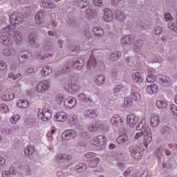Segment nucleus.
I'll return each instance as SVG.
<instances>
[{
	"instance_id": "obj_1",
	"label": "nucleus",
	"mask_w": 177,
	"mask_h": 177,
	"mask_svg": "<svg viewBox=\"0 0 177 177\" xmlns=\"http://www.w3.org/2000/svg\"><path fill=\"white\" fill-rule=\"evenodd\" d=\"M26 17V15L17 12L12 13L10 17L0 16V26H2L3 32H9L10 30V26L8 25L9 21L11 24H20L24 21Z\"/></svg>"
},
{
	"instance_id": "obj_2",
	"label": "nucleus",
	"mask_w": 177,
	"mask_h": 177,
	"mask_svg": "<svg viewBox=\"0 0 177 177\" xmlns=\"http://www.w3.org/2000/svg\"><path fill=\"white\" fill-rule=\"evenodd\" d=\"M73 67V68H76L77 70H81L84 67V59H80L77 61H70L67 64V66H65V71L67 73L70 71V68Z\"/></svg>"
},
{
	"instance_id": "obj_3",
	"label": "nucleus",
	"mask_w": 177,
	"mask_h": 177,
	"mask_svg": "<svg viewBox=\"0 0 177 177\" xmlns=\"http://www.w3.org/2000/svg\"><path fill=\"white\" fill-rule=\"evenodd\" d=\"M37 117L41 121H49L52 118V113L48 109H41L38 111Z\"/></svg>"
},
{
	"instance_id": "obj_4",
	"label": "nucleus",
	"mask_w": 177,
	"mask_h": 177,
	"mask_svg": "<svg viewBox=\"0 0 177 177\" xmlns=\"http://www.w3.org/2000/svg\"><path fill=\"white\" fill-rule=\"evenodd\" d=\"M145 128L143 144L145 147H147L149 144L151 143V140H153V135L151 134L150 127H147Z\"/></svg>"
},
{
	"instance_id": "obj_5",
	"label": "nucleus",
	"mask_w": 177,
	"mask_h": 177,
	"mask_svg": "<svg viewBox=\"0 0 177 177\" xmlns=\"http://www.w3.org/2000/svg\"><path fill=\"white\" fill-rule=\"evenodd\" d=\"M129 150L131 156L133 157V158H136L137 160L142 158V151L140 150V148H139V147L131 146L130 147Z\"/></svg>"
},
{
	"instance_id": "obj_6",
	"label": "nucleus",
	"mask_w": 177,
	"mask_h": 177,
	"mask_svg": "<svg viewBox=\"0 0 177 177\" xmlns=\"http://www.w3.org/2000/svg\"><path fill=\"white\" fill-rule=\"evenodd\" d=\"M111 123L112 124L113 127H115V128H118L120 129V128H122V119L120 117L119 115H113L111 120Z\"/></svg>"
},
{
	"instance_id": "obj_7",
	"label": "nucleus",
	"mask_w": 177,
	"mask_h": 177,
	"mask_svg": "<svg viewBox=\"0 0 177 177\" xmlns=\"http://www.w3.org/2000/svg\"><path fill=\"white\" fill-rule=\"evenodd\" d=\"M49 81L48 80H44L42 82H40L37 86V91L40 93H44L46 92L49 89Z\"/></svg>"
},
{
	"instance_id": "obj_8",
	"label": "nucleus",
	"mask_w": 177,
	"mask_h": 177,
	"mask_svg": "<svg viewBox=\"0 0 177 177\" xmlns=\"http://www.w3.org/2000/svg\"><path fill=\"white\" fill-rule=\"evenodd\" d=\"M75 136H77V131L73 129H68L65 131L62 135V138L64 140H70L71 139H74Z\"/></svg>"
},
{
	"instance_id": "obj_9",
	"label": "nucleus",
	"mask_w": 177,
	"mask_h": 177,
	"mask_svg": "<svg viewBox=\"0 0 177 177\" xmlns=\"http://www.w3.org/2000/svg\"><path fill=\"white\" fill-rule=\"evenodd\" d=\"M64 106L66 109H74L77 106V99L74 97H69L64 100Z\"/></svg>"
},
{
	"instance_id": "obj_10",
	"label": "nucleus",
	"mask_w": 177,
	"mask_h": 177,
	"mask_svg": "<svg viewBox=\"0 0 177 177\" xmlns=\"http://www.w3.org/2000/svg\"><path fill=\"white\" fill-rule=\"evenodd\" d=\"M150 124L151 126L153 128H156V127H158V125L160 124V116L157 113H152L151 115L150 118Z\"/></svg>"
},
{
	"instance_id": "obj_11",
	"label": "nucleus",
	"mask_w": 177,
	"mask_h": 177,
	"mask_svg": "<svg viewBox=\"0 0 177 177\" xmlns=\"http://www.w3.org/2000/svg\"><path fill=\"white\" fill-rule=\"evenodd\" d=\"M127 124H129V127L132 128L139 122V118L133 115H130L127 116Z\"/></svg>"
},
{
	"instance_id": "obj_12",
	"label": "nucleus",
	"mask_w": 177,
	"mask_h": 177,
	"mask_svg": "<svg viewBox=\"0 0 177 177\" xmlns=\"http://www.w3.org/2000/svg\"><path fill=\"white\" fill-rule=\"evenodd\" d=\"M93 34L95 38H103V35H104V30H103L101 27L97 26L93 29Z\"/></svg>"
},
{
	"instance_id": "obj_13",
	"label": "nucleus",
	"mask_w": 177,
	"mask_h": 177,
	"mask_svg": "<svg viewBox=\"0 0 177 177\" xmlns=\"http://www.w3.org/2000/svg\"><path fill=\"white\" fill-rule=\"evenodd\" d=\"M12 37L14 41H15V44H17L18 45H20L23 41V35H21V32H19L18 30H15L12 33Z\"/></svg>"
},
{
	"instance_id": "obj_14",
	"label": "nucleus",
	"mask_w": 177,
	"mask_h": 177,
	"mask_svg": "<svg viewBox=\"0 0 177 177\" xmlns=\"http://www.w3.org/2000/svg\"><path fill=\"white\" fill-rule=\"evenodd\" d=\"M120 42L123 45H131L135 42V37L133 35H127L121 39Z\"/></svg>"
},
{
	"instance_id": "obj_15",
	"label": "nucleus",
	"mask_w": 177,
	"mask_h": 177,
	"mask_svg": "<svg viewBox=\"0 0 177 177\" xmlns=\"http://www.w3.org/2000/svg\"><path fill=\"white\" fill-rule=\"evenodd\" d=\"M114 16L113 15V11L109 8H106L104 11L103 19L105 21H111Z\"/></svg>"
},
{
	"instance_id": "obj_16",
	"label": "nucleus",
	"mask_w": 177,
	"mask_h": 177,
	"mask_svg": "<svg viewBox=\"0 0 177 177\" xmlns=\"http://www.w3.org/2000/svg\"><path fill=\"white\" fill-rule=\"evenodd\" d=\"M106 143V137L104 136H98L95 137L93 145L95 146H103Z\"/></svg>"
},
{
	"instance_id": "obj_17",
	"label": "nucleus",
	"mask_w": 177,
	"mask_h": 177,
	"mask_svg": "<svg viewBox=\"0 0 177 177\" xmlns=\"http://www.w3.org/2000/svg\"><path fill=\"white\" fill-rule=\"evenodd\" d=\"M0 43L3 44V45H6V46H10V45L13 44V40L6 35H1L0 36Z\"/></svg>"
},
{
	"instance_id": "obj_18",
	"label": "nucleus",
	"mask_w": 177,
	"mask_h": 177,
	"mask_svg": "<svg viewBox=\"0 0 177 177\" xmlns=\"http://www.w3.org/2000/svg\"><path fill=\"white\" fill-rule=\"evenodd\" d=\"M147 93L149 95H154V93H157L158 91V86L156 84H151L149 85L145 89Z\"/></svg>"
},
{
	"instance_id": "obj_19",
	"label": "nucleus",
	"mask_w": 177,
	"mask_h": 177,
	"mask_svg": "<svg viewBox=\"0 0 177 177\" xmlns=\"http://www.w3.org/2000/svg\"><path fill=\"white\" fill-rule=\"evenodd\" d=\"M77 99L80 102H83L84 103H92L93 100H92V98L86 97L85 93H80L77 95Z\"/></svg>"
},
{
	"instance_id": "obj_20",
	"label": "nucleus",
	"mask_w": 177,
	"mask_h": 177,
	"mask_svg": "<svg viewBox=\"0 0 177 177\" xmlns=\"http://www.w3.org/2000/svg\"><path fill=\"white\" fill-rule=\"evenodd\" d=\"M19 109H28L30 107V102L28 100H19L17 104Z\"/></svg>"
},
{
	"instance_id": "obj_21",
	"label": "nucleus",
	"mask_w": 177,
	"mask_h": 177,
	"mask_svg": "<svg viewBox=\"0 0 177 177\" xmlns=\"http://www.w3.org/2000/svg\"><path fill=\"white\" fill-rule=\"evenodd\" d=\"M132 80L134 82H136V84H142V82H143V77L139 72H134L132 74Z\"/></svg>"
},
{
	"instance_id": "obj_22",
	"label": "nucleus",
	"mask_w": 177,
	"mask_h": 177,
	"mask_svg": "<svg viewBox=\"0 0 177 177\" xmlns=\"http://www.w3.org/2000/svg\"><path fill=\"white\" fill-rule=\"evenodd\" d=\"M115 17L118 21L122 23L125 20V14L120 10H117L115 12Z\"/></svg>"
},
{
	"instance_id": "obj_23",
	"label": "nucleus",
	"mask_w": 177,
	"mask_h": 177,
	"mask_svg": "<svg viewBox=\"0 0 177 177\" xmlns=\"http://www.w3.org/2000/svg\"><path fill=\"white\" fill-rule=\"evenodd\" d=\"M95 82L98 86H102V85H104L106 82V77L103 75H97L95 77Z\"/></svg>"
},
{
	"instance_id": "obj_24",
	"label": "nucleus",
	"mask_w": 177,
	"mask_h": 177,
	"mask_svg": "<svg viewBox=\"0 0 177 177\" xmlns=\"http://www.w3.org/2000/svg\"><path fill=\"white\" fill-rule=\"evenodd\" d=\"M129 140V138H128V136L124 134V135L120 136L117 138L116 142L117 143H118V145H127Z\"/></svg>"
},
{
	"instance_id": "obj_25",
	"label": "nucleus",
	"mask_w": 177,
	"mask_h": 177,
	"mask_svg": "<svg viewBox=\"0 0 177 177\" xmlns=\"http://www.w3.org/2000/svg\"><path fill=\"white\" fill-rule=\"evenodd\" d=\"M13 99H15V93L12 92H8L1 96V100H3V102H10V100H13Z\"/></svg>"
},
{
	"instance_id": "obj_26",
	"label": "nucleus",
	"mask_w": 177,
	"mask_h": 177,
	"mask_svg": "<svg viewBox=\"0 0 177 177\" xmlns=\"http://www.w3.org/2000/svg\"><path fill=\"white\" fill-rule=\"evenodd\" d=\"M55 118L59 122H64L67 120V115L64 112H58L55 115Z\"/></svg>"
},
{
	"instance_id": "obj_27",
	"label": "nucleus",
	"mask_w": 177,
	"mask_h": 177,
	"mask_svg": "<svg viewBox=\"0 0 177 177\" xmlns=\"http://www.w3.org/2000/svg\"><path fill=\"white\" fill-rule=\"evenodd\" d=\"M44 15H45V12H44L42 10H39V12H37L35 19L37 24H41V23H42V20L44 19Z\"/></svg>"
},
{
	"instance_id": "obj_28",
	"label": "nucleus",
	"mask_w": 177,
	"mask_h": 177,
	"mask_svg": "<svg viewBox=\"0 0 177 177\" xmlns=\"http://www.w3.org/2000/svg\"><path fill=\"white\" fill-rule=\"evenodd\" d=\"M133 102H138L140 100V94L138 92L134 91L133 90L131 91L130 93V96L129 97Z\"/></svg>"
},
{
	"instance_id": "obj_29",
	"label": "nucleus",
	"mask_w": 177,
	"mask_h": 177,
	"mask_svg": "<svg viewBox=\"0 0 177 177\" xmlns=\"http://www.w3.org/2000/svg\"><path fill=\"white\" fill-rule=\"evenodd\" d=\"M122 54L120 51H114L109 55V59L112 62H115L121 57Z\"/></svg>"
},
{
	"instance_id": "obj_30",
	"label": "nucleus",
	"mask_w": 177,
	"mask_h": 177,
	"mask_svg": "<svg viewBox=\"0 0 177 177\" xmlns=\"http://www.w3.org/2000/svg\"><path fill=\"white\" fill-rule=\"evenodd\" d=\"M53 71L52 68L50 66H46L41 71V75L43 77H46L49 75Z\"/></svg>"
},
{
	"instance_id": "obj_31",
	"label": "nucleus",
	"mask_w": 177,
	"mask_h": 177,
	"mask_svg": "<svg viewBox=\"0 0 177 177\" xmlns=\"http://www.w3.org/2000/svg\"><path fill=\"white\" fill-rule=\"evenodd\" d=\"M75 169L77 172H79L80 174L85 172L86 171V165L84 163H80L79 165L75 166Z\"/></svg>"
},
{
	"instance_id": "obj_32",
	"label": "nucleus",
	"mask_w": 177,
	"mask_h": 177,
	"mask_svg": "<svg viewBox=\"0 0 177 177\" xmlns=\"http://www.w3.org/2000/svg\"><path fill=\"white\" fill-rule=\"evenodd\" d=\"M77 6L80 9H85L89 6V0H80L77 3Z\"/></svg>"
},
{
	"instance_id": "obj_33",
	"label": "nucleus",
	"mask_w": 177,
	"mask_h": 177,
	"mask_svg": "<svg viewBox=\"0 0 177 177\" xmlns=\"http://www.w3.org/2000/svg\"><path fill=\"white\" fill-rule=\"evenodd\" d=\"M149 127V125L146 124V122L145 120H141L136 127V131H144L146 132V127Z\"/></svg>"
},
{
	"instance_id": "obj_34",
	"label": "nucleus",
	"mask_w": 177,
	"mask_h": 177,
	"mask_svg": "<svg viewBox=\"0 0 177 177\" xmlns=\"http://www.w3.org/2000/svg\"><path fill=\"white\" fill-rule=\"evenodd\" d=\"M100 162V159L98 158H95L90 160V162H88V167H89L90 168H96V167H97V165L99 164Z\"/></svg>"
},
{
	"instance_id": "obj_35",
	"label": "nucleus",
	"mask_w": 177,
	"mask_h": 177,
	"mask_svg": "<svg viewBox=\"0 0 177 177\" xmlns=\"http://www.w3.org/2000/svg\"><path fill=\"white\" fill-rule=\"evenodd\" d=\"M162 153H164V149L162 147H160L155 152L156 157L159 162H161V158H162Z\"/></svg>"
},
{
	"instance_id": "obj_36",
	"label": "nucleus",
	"mask_w": 177,
	"mask_h": 177,
	"mask_svg": "<svg viewBox=\"0 0 177 177\" xmlns=\"http://www.w3.org/2000/svg\"><path fill=\"white\" fill-rule=\"evenodd\" d=\"M143 40L138 39L135 42V46H134V50L135 52H139L140 49H142V47L143 46Z\"/></svg>"
},
{
	"instance_id": "obj_37",
	"label": "nucleus",
	"mask_w": 177,
	"mask_h": 177,
	"mask_svg": "<svg viewBox=\"0 0 177 177\" xmlns=\"http://www.w3.org/2000/svg\"><path fill=\"white\" fill-rule=\"evenodd\" d=\"M96 66V59L93 57H91L88 63H87V67L90 70L92 68V67Z\"/></svg>"
},
{
	"instance_id": "obj_38",
	"label": "nucleus",
	"mask_w": 177,
	"mask_h": 177,
	"mask_svg": "<svg viewBox=\"0 0 177 177\" xmlns=\"http://www.w3.org/2000/svg\"><path fill=\"white\" fill-rule=\"evenodd\" d=\"M13 52H15V50L12 48H5L3 49L2 53L3 56H10V55H12Z\"/></svg>"
},
{
	"instance_id": "obj_39",
	"label": "nucleus",
	"mask_w": 177,
	"mask_h": 177,
	"mask_svg": "<svg viewBox=\"0 0 177 177\" xmlns=\"http://www.w3.org/2000/svg\"><path fill=\"white\" fill-rule=\"evenodd\" d=\"M35 39H37V34L31 32L28 37V42L30 45H34V44H35Z\"/></svg>"
},
{
	"instance_id": "obj_40",
	"label": "nucleus",
	"mask_w": 177,
	"mask_h": 177,
	"mask_svg": "<svg viewBox=\"0 0 177 177\" xmlns=\"http://www.w3.org/2000/svg\"><path fill=\"white\" fill-rule=\"evenodd\" d=\"M34 153V146H28L25 148L24 153L26 156H31Z\"/></svg>"
},
{
	"instance_id": "obj_41",
	"label": "nucleus",
	"mask_w": 177,
	"mask_h": 177,
	"mask_svg": "<svg viewBox=\"0 0 177 177\" xmlns=\"http://www.w3.org/2000/svg\"><path fill=\"white\" fill-rule=\"evenodd\" d=\"M21 76V74H16L15 72H13V71H11V72L8 73V78H10V80H17V78H20Z\"/></svg>"
},
{
	"instance_id": "obj_42",
	"label": "nucleus",
	"mask_w": 177,
	"mask_h": 177,
	"mask_svg": "<svg viewBox=\"0 0 177 177\" xmlns=\"http://www.w3.org/2000/svg\"><path fill=\"white\" fill-rule=\"evenodd\" d=\"M156 106L158 109H165L167 107V102L164 100H158Z\"/></svg>"
},
{
	"instance_id": "obj_43",
	"label": "nucleus",
	"mask_w": 177,
	"mask_h": 177,
	"mask_svg": "<svg viewBox=\"0 0 177 177\" xmlns=\"http://www.w3.org/2000/svg\"><path fill=\"white\" fill-rule=\"evenodd\" d=\"M42 6H44V8H46V9H53L55 8V3L46 1L42 3Z\"/></svg>"
},
{
	"instance_id": "obj_44",
	"label": "nucleus",
	"mask_w": 177,
	"mask_h": 177,
	"mask_svg": "<svg viewBox=\"0 0 177 177\" xmlns=\"http://www.w3.org/2000/svg\"><path fill=\"white\" fill-rule=\"evenodd\" d=\"M132 103H133V101L129 97L124 98V105L126 107H131V106H132Z\"/></svg>"
},
{
	"instance_id": "obj_45",
	"label": "nucleus",
	"mask_w": 177,
	"mask_h": 177,
	"mask_svg": "<svg viewBox=\"0 0 177 177\" xmlns=\"http://www.w3.org/2000/svg\"><path fill=\"white\" fill-rule=\"evenodd\" d=\"M19 120H20V115H13L10 118V122H11V124H17V122L19 121Z\"/></svg>"
},
{
	"instance_id": "obj_46",
	"label": "nucleus",
	"mask_w": 177,
	"mask_h": 177,
	"mask_svg": "<svg viewBox=\"0 0 177 177\" xmlns=\"http://www.w3.org/2000/svg\"><path fill=\"white\" fill-rule=\"evenodd\" d=\"M0 110L1 113H4V114H6V113H9V107L7 106L5 104H0Z\"/></svg>"
},
{
	"instance_id": "obj_47",
	"label": "nucleus",
	"mask_w": 177,
	"mask_h": 177,
	"mask_svg": "<svg viewBox=\"0 0 177 177\" xmlns=\"http://www.w3.org/2000/svg\"><path fill=\"white\" fill-rule=\"evenodd\" d=\"M85 15L86 17H89V19H91L94 16L93 10H92V9L91 8H86L85 11Z\"/></svg>"
},
{
	"instance_id": "obj_48",
	"label": "nucleus",
	"mask_w": 177,
	"mask_h": 177,
	"mask_svg": "<svg viewBox=\"0 0 177 177\" xmlns=\"http://www.w3.org/2000/svg\"><path fill=\"white\" fill-rule=\"evenodd\" d=\"M169 30H171L172 31H174V32H176L177 33V27L176 26V24L174 22H169L168 24V26H167Z\"/></svg>"
},
{
	"instance_id": "obj_49",
	"label": "nucleus",
	"mask_w": 177,
	"mask_h": 177,
	"mask_svg": "<svg viewBox=\"0 0 177 177\" xmlns=\"http://www.w3.org/2000/svg\"><path fill=\"white\" fill-rule=\"evenodd\" d=\"M68 121L72 125H74V124H77V122H78V120L75 115L69 116Z\"/></svg>"
},
{
	"instance_id": "obj_50",
	"label": "nucleus",
	"mask_w": 177,
	"mask_h": 177,
	"mask_svg": "<svg viewBox=\"0 0 177 177\" xmlns=\"http://www.w3.org/2000/svg\"><path fill=\"white\" fill-rule=\"evenodd\" d=\"M147 81L149 84L154 82V81H156V75H153V74L149 75L147 77Z\"/></svg>"
},
{
	"instance_id": "obj_51",
	"label": "nucleus",
	"mask_w": 177,
	"mask_h": 177,
	"mask_svg": "<svg viewBox=\"0 0 177 177\" xmlns=\"http://www.w3.org/2000/svg\"><path fill=\"white\" fill-rule=\"evenodd\" d=\"M171 131V129L168 127L167 126H165L161 129V133H163V135H169V131Z\"/></svg>"
},
{
	"instance_id": "obj_52",
	"label": "nucleus",
	"mask_w": 177,
	"mask_h": 177,
	"mask_svg": "<svg viewBox=\"0 0 177 177\" xmlns=\"http://www.w3.org/2000/svg\"><path fill=\"white\" fill-rule=\"evenodd\" d=\"M153 32L156 35H160V34L162 33V28L160 26H156L153 28Z\"/></svg>"
},
{
	"instance_id": "obj_53",
	"label": "nucleus",
	"mask_w": 177,
	"mask_h": 177,
	"mask_svg": "<svg viewBox=\"0 0 177 177\" xmlns=\"http://www.w3.org/2000/svg\"><path fill=\"white\" fill-rule=\"evenodd\" d=\"M94 6L100 8L103 5V0H93Z\"/></svg>"
},
{
	"instance_id": "obj_54",
	"label": "nucleus",
	"mask_w": 177,
	"mask_h": 177,
	"mask_svg": "<svg viewBox=\"0 0 177 177\" xmlns=\"http://www.w3.org/2000/svg\"><path fill=\"white\" fill-rule=\"evenodd\" d=\"M170 110L173 113L174 115L177 116V106L175 104L171 105Z\"/></svg>"
},
{
	"instance_id": "obj_55",
	"label": "nucleus",
	"mask_w": 177,
	"mask_h": 177,
	"mask_svg": "<svg viewBox=\"0 0 177 177\" xmlns=\"http://www.w3.org/2000/svg\"><path fill=\"white\" fill-rule=\"evenodd\" d=\"M6 67H8L6 63L3 61L0 60V70L3 71L4 70H6Z\"/></svg>"
},
{
	"instance_id": "obj_56",
	"label": "nucleus",
	"mask_w": 177,
	"mask_h": 177,
	"mask_svg": "<svg viewBox=\"0 0 177 177\" xmlns=\"http://www.w3.org/2000/svg\"><path fill=\"white\" fill-rule=\"evenodd\" d=\"M143 135H145V132H143V131L138 132L136 133L134 139H140V138H142V136H143Z\"/></svg>"
},
{
	"instance_id": "obj_57",
	"label": "nucleus",
	"mask_w": 177,
	"mask_h": 177,
	"mask_svg": "<svg viewBox=\"0 0 177 177\" xmlns=\"http://www.w3.org/2000/svg\"><path fill=\"white\" fill-rule=\"evenodd\" d=\"M165 19L167 21H169V20H174V17H172V15H171V14L169 12L165 14Z\"/></svg>"
},
{
	"instance_id": "obj_58",
	"label": "nucleus",
	"mask_w": 177,
	"mask_h": 177,
	"mask_svg": "<svg viewBox=\"0 0 177 177\" xmlns=\"http://www.w3.org/2000/svg\"><path fill=\"white\" fill-rule=\"evenodd\" d=\"M89 117H91V118H96V117H97V112L93 110H90Z\"/></svg>"
},
{
	"instance_id": "obj_59",
	"label": "nucleus",
	"mask_w": 177,
	"mask_h": 177,
	"mask_svg": "<svg viewBox=\"0 0 177 177\" xmlns=\"http://www.w3.org/2000/svg\"><path fill=\"white\" fill-rule=\"evenodd\" d=\"M122 89V86L121 85H117L116 86L114 87L113 88V92L115 93H118Z\"/></svg>"
},
{
	"instance_id": "obj_60",
	"label": "nucleus",
	"mask_w": 177,
	"mask_h": 177,
	"mask_svg": "<svg viewBox=\"0 0 177 177\" xmlns=\"http://www.w3.org/2000/svg\"><path fill=\"white\" fill-rule=\"evenodd\" d=\"M89 131H91V132H96L97 128L96 127V126L93 124H90L89 127H88Z\"/></svg>"
},
{
	"instance_id": "obj_61",
	"label": "nucleus",
	"mask_w": 177,
	"mask_h": 177,
	"mask_svg": "<svg viewBox=\"0 0 177 177\" xmlns=\"http://www.w3.org/2000/svg\"><path fill=\"white\" fill-rule=\"evenodd\" d=\"M57 160L58 161H62V160H65V153H59L57 155Z\"/></svg>"
},
{
	"instance_id": "obj_62",
	"label": "nucleus",
	"mask_w": 177,
	"mask_h": 177,
	"mask_svg": "<svg viewBox=\"0 0 177 177\" xmlns=\"http://www.w3.org/2000/svg\"><path fill=\"white\" fill-rule=\"evenodd\" d=\"M57 103H63L64 102V97L63 95H57Z\"/></svg>"
},
{
	"instance_id": "obj_63",
	"label": "nucleus",
	"mask_w": 177,
	"mask_h": 177,
	"mask_svg": "<svg viewBox=\"0 0 177 177\" xmlns=\"http://www.w3.org/2000/svg\"><path fill=\"white\" fill-rule=\"evenodd\" d=\"M6 164V160L3 157L0 156V167H3Z\"/></svg>"
},
{
	"instance_id": "obj_64",
	"label": "nucleus",
	"mask_w": 177,
	"mask_h": 177,
	"mask_svg": "<svg viewBox=\"0 0 177 177\" xmlns=\"http://www.w3.org/2000/svg\"><path fill=\"white\" fill-rule=\"evenodd\" d=\"M94 154L93 152H88L85 154V157L86 158H93Z\"/></svg>"
}]
</instances>
